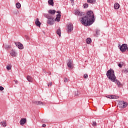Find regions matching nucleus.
<instances>
[{"instance_id": "obj_1", "label": "nucleus", "mask_w": 128, "mask_h": 128, "mask_svg": "<svg viewBox=\"0 0 128 128\" xmlns=\"http://www.w3.org/2000/svg\"><path fill=\"white\" fill-rule=\"evenodd\" d=\"M96 19L94 18V14L92 11H88L86 14V16L82 18L81 22L82 24L86 26L92 24Z\"/></svg>"}, {"instance_id": "obj_2", "label": "nucleus", "mask_w": 128, "mask_h": 128, "mask_svg": "<svg viewBox=\"0 0 128 128\" xmlns=\"http://www.w3.org/2000/svg\"><path fill=\"white\" fill-rule=\"evenodd\" d=\"M106 76L111 82H113L116 84L118 88L120 86V82L116 79V75H114V71L112 69L110 68L106 72Z\"/></svg>"}, {"instance_id": "obj_3", "label": "nucleus", "mask_w": 128, "mask_h": 128, "mask_svg": "<svg viewBox=\"0 0 128 128\" xmlns=\"http://www.w3.org/2000/svg\"><path fill=\"white\" fill-rule=\"evenodd\" d=\"M48 12L50 14H44V16L48 19L47 21L48 24H54V17L52 16L56 14V10H50L48 11Z\"/></svg>"}, {"instance_id": "obj_4", "label": "nucleus", "mask_w": 128, "mask_h": 128, "mask_svg": "<svg viewBox=\"0 0 128 128\" xmlns=\"http://www.w3.org/2000/svg\"><path fill=\"white\" fill-rule=\"evenodd\" d=\"M118 46L120 47V52H124L126 50H127L128 52V44H122V46H120V44H118Z\"/></svg>"}, {"instance_id": "obj_5", "label": "nucleus", "mask_w": 128, "mask_h": 128, "mask_svg": "<svg viewBox=\"0 0 128 128\" xmlns=\"http://www.w3.org/2000/svg\"><path fill=\"white\" fill-rule=\"evenodd\" d=\"M118 106L120 108H126L128 106V103L126 102H124V101H120L118 103Z\"/></svg>"}, {"instance_id": "obj_6", "label": "nucleus", "mask_w": 128, "mask_h": 128, "mask_svg": "<svg viewBox=\"0 0 128 128\" xmlns=\"http://www.w3.org/2000/svg\"><path fill=\"white\" fill-rule=\"evenodd\" d=\"M68 32H72L74 30V26L72 24V23H70L68 24Z\"/></svg>"}, {"instance_id": "obj_7", "label": "nucleus", "mask_w": 128, "mask_h": 128, "mask_svg": "<svg viewBox=\"0 0 128 128\" xmlns=\"http://www.w3.org/2000/svg\"><path fill=\"white\" fill-rule=\"evenodd\" d=\"M15 44L18 46V48H20V50H22L24 48V45H22V44L20 42H16Z\"/></svg>"}, {"instance_id": "obj_8", "label": "nucleus", "mask_w": 128, "mask_h": 128, "mask_svg": "<svg viewBox=\"0 0 128 128\" xmlns=\"http://www.w3.org/2000/svg\"><path fill=\"white\" fill-rule=\"evenodd\" d=\"M67 66L69 68H72V61L69 60L68 62H67Z\"/></svg>"}, {"instance_id": "obj_9", "label": "nucleus", "mask_w": 128, "mask_h": 128, "mask_svg": "<svg viewBox=\"0 0 128 128\" xmlns=\"http://www.w3.org/2000/svg\"><path fill=\"white\" fill-rule=\"evenodd\" d=\"M20 124L21 126H24L26 122V118H22L20 120Z\"/></svg>"}, {"instance_id": "obj_10", "label": "nucleus", "mask_w": 128, "mask_h": 128, "mask_svg": "<svg viewBox=\"0 0 128 128\" xmlns=\"http://www.w3.org/2000/svg\"><path fill=\"white\" fill-rule=\"evenodd\" d=\"M76 16H84V12H80L79 10H77L76 12Z\"/></svg>"}, {"instance_id": "obj_11", "label": "nucleus", "mask_w": 128, "mask_h": 128, "mask_svg": "<svg viewBox=\"0 0 128 128\" xmlns=\"http://www.w3.org/2000/svg\"><path fill=\"white\" fill-rule=\"evenodd\" d=\"M35 24H36L37 26H40V25L42 24V23L40 22L38 18H37L35 21Z\"/></svg>"}, {"instance_id": "obj_12", "label": "nucleus", "mask_w": 128, "mask_h": 128, "mask_svg": "<svg viewBox=\"0 0 128 128\" xmlns=\"http://www.w3.org/2000/svg\"><path fill=\"white\" fill-rule=\"evenodd\" d=\"M10 56H16L17 54L16 52V50H12L10 52Z\"/></svg>"}, {"instance_id": "obj_13", "label": "nucleus", "mask_w": 128, "mask_h": 128, "mask_svg": "<svg viewBox=\"0 0 128 128\" xmlns=\"http://www.w3.org/2000/svg\"><path fill=\"white\" fill-rule=\"evenodd\" d=\"M60 16H62V15L60 14H58L56 15V18L55 19L56 22H60Z\"/></svg>"}, {"instance_id": "obj_14", "label": "nucleus", "mask_w": 128, "mask_h": 128, "mask_svg": "<svg viewBox=\"0 0 128 128\" xmlns=\"http://www.w3.org/2000/svg\"><path fill=\"white\" fill-rule=\"evenodd\" d=\"M27 80H28V82H32V76H27Z\"/></svg>"}, {"instance_id": "obj_15", "label": "nucleus", "mask_w": 128, "mask_h": 128, "mask_svg": "<svg viewBox=\"0 0 128 128\" xmlns=\"http://www.w3.org/2000/svg\"><path fill=\"white\" fill-rule=\"evenodd\" d=\"M114 8H115V10H118V8H120V4H118V3H115L114 4Z\"/></svg>"}, {"instance_id": "obj_16", "label": "nucleus", "mask_w": 128, "mask_h": 128, "mask_svg": "<svg viewBox=\"0 0 128 128\" xmlns=\"http://www.w3.org/2000/svg\"><path fill=\"white\" fill-rule=\"evenodd\" d=\"M34 103L35 104H40L42 106H44V102H42L40 101H35L34 102Z\"/></svg>"}, {"instance_id": "obj_17", "label": "nucleus", "mask_w": 128, "mask_h": 128, "mask_svg": "<svg viewBox=\"0 0 128 128\" xmlns=\"http://www.w3.org/2000/svg\"><path fill=\"white\" fill-rule=\"evenodd\" d=\"M48 4L50 6H54V0H48Z\"/></svg>"}, {"instance_id": "obj_18", "label": "nucleus", "mask_w": 128, "mask_h": 128, "mask_svg": "<svg viewBox=\"0 0 128 128\" xmlns=\"http://www.w3.org/2000/svg\"><path fill=\"white\" fill-rule=\"evenodd\" d=\"M56 34L59 36H60V34H62V32L60 31V28H59L58 30H56Z\"/></svg>"}, {"instance_id": "obj_19", "label": "nucleus", "mask_w": 128, "mask_h": 128, "mask_svg": "<svg viewBox=\"0 0 128 128\" xmlns=\"http://www.w3.org/2000/svg\"><path fill=\"white\" fill-rule=\"evenodd\" d=\"M86 42L88 44H90L92 42V39H90V38H88L86 40Z\"/></svg>"}, {"instance_id": "obj_20", "label": "nucleus", "mask_w": 128, "mask_h": 128, "mask_svg": "<svg viewBox=\"0 0 128 128\" xmlns=\"http://www.w3.org/2000/svg\"><path fill=\"white\" fill-rule=\"evenodd\" d=\"M87 2L90 4H96V0H87Z\"/></svg>"}, {"instance_id": "obj_21", "label": "nucleus", "mask_w": 128, "mask_h": 128, "mask_svg": "<svg viewBox=\"0 0 128 128\" xmlns=\"http://www.w3.org/2000/svg\"><path fill=\"white\" fill-rule=\"evenodd\" d=\"M16 8H20V6H22V5L20 4V2H17L16 4Z\"/></svg>"}, {"instance_id": "obj_22", "label": "nucleus", "mask_w": 128, "mask_h": 128, "mask_svg": "<svg viewBox=\"0 0 128 128\" xmlns=\"http://www.w3.org/2000/svg\"><path fill=\"white\" fill-rule=\"evenodd\" d=\"M0 125L2 126H6V122H1Z\"/></svg>"}, {"instance_id": "obj_23", "label": "nucleus", "mask_w": 128, "mask_h": 128, "mask_svg": "<svg viewBox=\"0 0 128 128\" xmlns=\"http://www.w3.org/2000/svg\"><path fill=\"white\" fill-rule=\"evenodd\" d=\"M111 98L114 99V98H118V96H116L114 95H112L111 96Z\"/></svg>"}, {"instance_id": "obj_24", "label": "nucleus", "mask_w": 128, "mask_h": 128, "mask_svg": "<svg viewBox=\"0 0 128 128\" xmlns=\"http://www.w3.org/2000/svg\"><path fill=\"white\" fill-rule=\"evenodd\" d=\"M92 126H96V121H93L92 123Z\"/></svg>"}, {"instance_id": "obj_25", "label": "nucleus", "mask_w": 128, "mask_h": 128, "mask_svg": "<svg viewBox=\"0 0 128 128\" xmlns=\"http://www.w3.org/2000/svg\"><path fill=\"white\" fill-rule=\"evenodd\" d=\"M83 6H84V8H88V4H84L83 5Z\"/></svg>"}, {"instance_id": "obj_26", "label": "nucleus", "mask_w": 128, "mask_h": 128, "mask_svg": "<svg viewBox=\"0 0 128 128\" xmlns=\"http://www.w3.org/2000/svg\"><path fill=\"white\" fill-rule=\"evenodd\" d=\"M100 30H96V36L98 37V36H100Z\"/></svg>"}, {"instance_id": "obj_27", "label": "nucleus", "mask_w": 128, "mask_h": 128, "mask_svg": "<svg viewBox=\"0 0 128 128\" xmlns=\"http://www.w3.org/2000/svg\"><path fill=\"white\" fill-rule=\"evenodd\" d=\"M80 92H78V91H76L75 92L76 96H80Z\"/></svg>"}, {"instance_id": "obj_28", "label": "nucleus", "mask_w": 128, "mask_h": 128, "mask_svg": "<svg viewBox=\"0 0 128 128\" xmlns=\"http://www.w3.org/2000/svg\"><path fill=\"white\" fill-rule=\"evenodd\" d=\"M6 69L8 70H12V66H6Z\"/></svg>"}, {"instance_id": "obj_29", "label": "nucleus", "mask_w": 128, "mask_h": 128, "mask_svg": "<svg viewBox=\"0 0 128 128\" xmlns=\"http://www.w3.org/2000/svg\"><path fill=\"white\" fill-rule=\"evenodd\" d=\"M68 82V79L66 78H64V82Z\"/></svg>"}, {"instance_id": "obj_30", "label": "nucleus", "mask_w": 128, "mask_h": 128, "mask_svg": "<svg viewBox=\"0 0 128 128\" xmlns=\"http://www.w3.org/2000/svg\"><path fill=\"white\" fill-rule=\"evenodd\" d=\"M48 86H52V82H50Z\"/></svg>"}, {"instance_id": "obj_31", "label": "nucleus", "mask_w": 128, "mask_h": 128, "mask_svg": "<svg viewBox=\"0 0 128 128\" xmlns=\"http://www.w3.org/2000/svg\"><path fill=\"white\" fill-rule=\"evenodd\" d=\"M14 14H18V10H14Z\"/></svg>"}, {"instance_id": "obj_32", "label": "nucleus", "mask_w": 128, "mask_h": 128, "mask_svg": "<svg viewBox=\"0 0 128 128\" xmlns=\"http://www.w3.org/2000/svg\"><path fill=\"white\" fill-rule=\"evenodd\" d=\"M5 48H10V45H6L5 46Z\"/></svg>"}, {"instance_id": "obj_33", "label": "nucleus", "mask_w": 128, "mask_h": 128, "mask_svg": "<svg viewBox=\"0 0 128 128\" xmlns=\"http://www.w3.org/2000/svg\"><path fill=\"white\" fill-rule=\"evenodd\" d=\"M84 78H88V74H84Z\"/></svg>"}, {"instance_id": "obj_34", "label": "nucleus", "mask_w": 128, "mask_h": 128, "mask_svg": "<svg viewBox=\"0 0 128 128\" xmlns=\"http://www.w3.org/2000/svg\"><path fill=\"white\" fill-rule=\"evenodd\" d=\"M25 38L26 40H28L30 38V37L28 35H25Z\"/></svg>"}, {"instance_id": "obj_35", "label": "nucleus", "mask_w": 128, "mask_h": 128, "mask_svg": "<svg viewBox=\"0 0 128 128\" xmlns=\"http://www.w3.org/2000/svg\"><path fill=\"white\" fill-rule=\"evenodd\" d=\"M4 90V87L0 86V90Z\"/></svg>"}, {"instance_id": "obj_36", "label": "nucleus", "mask_w": 128, "mask_h": 128, "mask_svg": "<svg viewBox=\"0 0 128 128\" xmlns=\"http://www.w3.org/2000/svg\"><path fill=\"white\" fill-rule=\"evenodd\" d=\"M118 66H119V68H122V64H118Z\"/></svg>"}, {"instance_id": "obj_37", "label": "nucleus", "mask_w": 128, "mask_h": 128, "mask_svg": "<svg viewBox=\"0 0 128 128\" xmlns=\"http://www.w3.org/2000/svg\"><path fill=\"white\" fill-rule=\"evenodd\" d=\"M70 0L72 4V6H74V0Z\"/></svg>"}, {"instance_id": "obj_38", "label": "nucleus", "mask_w": 128, "mask_h": 128, "mask_svg": "<svg viewBox=\"0 0 128 128\" xmlns=\"http://www.w3.org/2000/svg\"><path fill=\"white\" fill-rule=\"evenodd\" d=\"M42 128H46V124H43L42 125Z\"/></svg>"}, {"instance_id": "obj_39", "label": "nucleus", "mask_w": 128, "mask_h": 128, "mask_svg": "<svg viewBox=\"0 0 128 128\" xmlns=\"http://www.w3.org/2000/svg\"><path fill=\"white\" fill-rule=\"evenodd\" d=\"M56 13H57V14H60L61 12H60V11H57V12H56Z\"/></svg>"}, {"instance_id": "obj_40", "label": "nucleus", "mask_w": 128, "mask_h": 128, "mask_svg": "<svg viewBox=\"0 0 128 128\" xmlns=\"http://www.w3.org/2000/svg\"><path fill=\"white\" fill-rule=\"evenodd\" d=\"M106 97L108 98H111V96H108Z\"/></svg>"}, {"instance_id": "obj_41", "label": "nucleus", "mask_w": 128, "mask_h": 128, "mask_svg": "<svg viewBox=\"0 0 128 128\" xmlns=\"http://www.w3.org/2000/svg\"><path fill=\"white\" fill-rule=\"evenodd\" d=\"M125 72H128V70L126 69V70H125Z\"/></svg>"}, {"instance_id": "obj_42", "label": "nucleus", "mask_w": 128, "mask_h": 128, "mask_svg": "<svg viewBox=\"0 0 128 128\" xmlns=\"http://www.w3.org/2000/svg\"><path fill=\"white\" fill-rule=\"evenodd\" d=\"M14 82H15L16 84L18 83V80H14Z\"/></svg>"}, {"instance_id": "obj_43", "label": "nucleus", "mask_w": 128, "mask_h": 128, "mask_svg": "<svg viewBox=\"0 0 128 128\" xmlns=\"http://www.w3.org/2000/svg\"><path fill=\"white\" fill-rule=\"evenodd\" d=\"M48 74H51L50 72H49Z\"/></svg>"}, {"instance_id": "obj_44", "label": "nucleus", "mask_w": 128, "mask_h": 128, "mask_svg": "<svg viewBox=\"0 0 128 128\" xmlns=\"http://www.w3.org/2000/svg\"><path fill=\"white\" fill-rule=\"evenodd\" d=\"M45 72V73H46V72Z\"/></svg>"}]
</instances>
